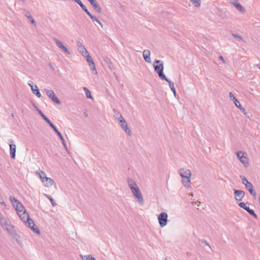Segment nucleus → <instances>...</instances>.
I'll return each instance as SVG.
<instances>
[{"instance_id": "c756f323", "label": "nucleus", "mask_w": 260, "mask_h": 260, "mask_svg": "<svg viewBox=\"0 0 260 260\" xmlns=\"http://www.w3.org/2000/svg\"><path fill=\"white\" fill-rule=\"evenodd\" d=\"M89 66H90V69L92 70L93 74L94 75H97L98 73L96 70L95 64L94 62H91V63H90Z\"/></svg>"}, {"instance_id": "2eb2a0df", "label": "nucleus", "mask_w": 260, "mask_h": 260, "mask_svg": "<svg viewBox=\"0 0 260 260\" xmlns=\"http://www.w3.org/2000/svg\"><path fill=\"white\" fill-rule=\"evenodd\" d=\"M28 84L31 88L32 93L35 95H36L38 98H40L41 96V94L37 86L34 85L32 82H29L28 83Z\"/></svg>"}, {"instance_id": "5fc2aeb1", "label": "nucleus", "mask_w": 260, "mask_h": 260, "mask_svg": "<svg viewBox=\"0 0 260 260\" xmlns=\"http://www.w3.org/2000/svg\"><path fill=\"white\" fill-rule=\"evenodd\" d=\"M9 141H10V143L13 142V141L12 140H10Z\"/></svg>"}, {"instance_id": "8fccbe9b", "label": "nucleus", "mask_w": 260, "mask_h": 260, "mask_svg": "<svg viewBox=\"0 0 260 260\" xmlns=\"http://www.w3.org/2000/svg\"><path fill=\"white\" fill-rule=\"evenodd\" d=\"M99 24L100 25V26L102 28L103 27V24L101 22Z\"/></svg>"}, {"instance_id": "39448f33", "label": "nucleus", "mask_w": 260, "mask_h": 260, "mask_svg": "<svg viewBox=\"0 0 260 260\" xmlns=\"http://www.w3.org/2000/svg\"><path fill=\"white\" fill-rule=\"evenodd\" d=\"M154 71L158 74L159 77L165 81H168V78L163 73L164 62L161 60H155L153 65Z\"/></svg>"}, {"instance_id": "f03ea898", "label": "nucleus", "mask_w": 260, "mask_h": 260, "mask_svg": "<svg viewBox=\"0 0 260 260\" xmlns=\"http://www.w3.org/2000/svg\"><path fill=\"white\" fill-rule=\"evenodd\" d=\"M127 184L133 195L138 203L140 205H143L144 204L143 196L136 182L133 179L128 178L127 179Z\"/></svg>"}, {"instance_id": "dca6fc26", "label": "nucleus", "mask_w": 260, "mask_h": 260, "mask_svg": "<svg viewBox=\"0 0 260 260\" xmlns=\"http://www.w3.org/2000/svg\"><path fill=\"white\" fill-rule=\"evenodd\" d=\"M143 56L144 60L148 63H151L150 51L148 50H145L143 52Z\"/></svg>"}, {"instance_id": "58836bf2", "label": "nucleus", "mask_w": 260, "mask_h": 260, "mask_svg": "<svg viewBox=\"0 0 260 260\" xmlns=\"http://www.w3.org/2000/svg\"><path fill=\"white\" fill-rule=\"evenodd\" d=\"M117 120L118 122H121L122 121L125 120L124 118L122 116V115L121 114L120 116L117 118Z\"/></svg>"}, {"instance_id": "a19ab883", "label": "nucleus", "mask_w": 260, "mask_h": 260, "mask_svg": "<svg viewBox=\"0 0 260 260\" xmlns=\"http://www.w3.org/2000/svg\"><path fill=\"white\" fill-rule=\"evenodd\" d=\"M202 242L203 243L205 244L206 245L208 246L211 249V247L210 245H209V244L207 242V241L206 240L203 239L202 240Z\"/></svg>"}, {"instance_id": "aec40b11", "label": "nucleus", "mask_w": 260, "mask_h": 260, "mask_svg": "<svg viewBox=\"0 0 260 260\" xmlns=\"http://www.w3.org/2000/svg\"><path fill=\"white\" fill-rule=\"evenodd\" d=\"M10 152L11 158L15 159L16 153V145L15 144H10Z\"/></svg>"}, {"instance_id": "a878e982", "label": "nucleus", "mask_w": 260, "mask_h": 260, "mask_svg": "<svg viewBox=\"0 0 260 260\" xmlns=\"http://www.w3.org/2000/svg\"><path fill=\"white\" fill-rule=\"evenodd\" d=\"M166 81L167 82H168V83L169 84V86H170L171 90L173 92L174 95L176 96V90L174 87V83L171 81L169 80L168 79V81Z\"/></svg>"}, {"instance_id": "ddd939ff", "label": "nucleus", "mask_w": 260, "mask_h": 260, "mask_svg": "<svg viewBox=\"0 0 260 260\" xmlns=\"http://www.w3.org/2000/svg\"><path fill=\"white\" fill-rule=\"evenodd\" d=\"M234 196L237 201H241L245 196L244 191L240 190L234 189Z\"/></svg>"}, {"instance_id": "f3484780", "label": "nucleus", "mask_w": 260, "mask_h": 260, "mask_svg": "<svg viewBox=\"0 0 260 260\" xmlns=\"http://www.w3.org/2000/svg\"><path fill=\"white\" fill-rule=\"evenodd\" d=\"M94 10L98 13H101L102 11L101 7L98 4L95 0H88Z\"/></svg>"}, {"instance_id": "20e7f679", "label": "nucleus", "mask_w": 260, "mask_h": 260, "mask_svg": "<svg viewBox=\"0 0 260 260\" xmlns=\"http://www.w3.org/2000/svg\"><path fill=\"white\" fill-rule=\"evenodd\" d=\"M37 111L38 112L39 114L43 118V119L54 130V132L59 137L64 147L66 149L67 146L65 143L64 139L62 137L61 134L57 130L55 125L51 122V121L43 114V113L39 109H37Z\"/></svg>"}, {"instance_id": "473e14b6", "label": "nucleus", "mask_w": 260, "mask_h": 260, "mask_svg": "<svg viewBox=\"0 0 260 260\" xmlns=\"http://www.w3.org/2000/svg\"><path fill=\"white\" fill-rule=\"evenodd\" d=\"M84 56L86 58V61L88 62L89 64H90V63H91V62H94L92 58L89 55L88 53Z\"/></svg>"}, {"instance_id": "7c9ffc66", "label": "nucleus", "mask_w": 260, "mask_h": 260, "mask_svg": "<svg viewBox=\"0 0 260 260\" xmlns=\"http://www.w3.org/2000/svg\"><path fill=\"white\" fill-rule=\"evenodd\" d=\"M82 258L84 260H96L95 258L91 255L82 256Z\"/></svg>"}, {"instance_id": "4468645a", "label": "nucleus", "mask_w": 260, "mask_h": 260, "mask_svg": "<svg viewBox=\"0 0 260 260\" xmlns=\"http://www.w3.org/2000/svg\"><path fill=\"white\" fill-rule=\"evenodd\" d=\"M239 206L245 210L247 212H248L251 215L253 216L255 218H257V216L256 214L254 213V211L252 209H250L249 207L247 206L246 204L244 202H241L239 204Z\"/></svg>"}, {"instance_id": "f257e3e1", "label": "nucleus", "mask_w": 260, "mask_h": 260, "mask_svg": "<svg viewBox=\"0 0 260 260\" xmlns=\"http://www.w3.org/2000/svg\"><path fill=\"white\" fill-rule=\"evenodd\" d=\"M18 215L20 217L21 220L24 222L26 225L29 226L34 232L40 234L39 229L35 225L34 221L29 218V215L26 212L23 205L20 203L14 207Z\"/></svg>"}, {"instance_id": "0eeeda50", "label": "nucleus", "mask_w": 260, "mask_h": 260, "mask_svg": "<svg viewBox=\"0 0 260 260\" xmlns=\"http://www.w3.org/2000/svg\"><path fill=\"white\" fill-rule=\"evenodd\" d=\"M236 155L245 167L246 168L249 166V161L246 153L242 151H238L236 152Z\"/></svg>"}, {"instance_id": "6ab92c4d", "label": "nucleus", "mask_w": 260, "mask_h": 260, "mask_svg": "<svg viewBox=\"0 0 260 260\" xmlns=\"http://www.w3.org/2000/svg\"><path fill=\"white\" fill-rule=\"evenodd\" d=\"M229 96L230 100L234 102V104L237 108L240 106L241 104L240 102L235 98L234 95L232 92H230Z\"/></svg>"}, {"instance_id": "bb28decb", "label": "nucleus", "mask_w": 260, "mask_h": 260, "mask_svg": "<svg viewBox=\"0 0 260 260\" xmlns=\"http://www.w3.org/2000/svg\"><path fill=\"white\" fill-rule=\"evenodd\" d=\"M192 4L194 5V6L196 8H199L201 6V0H189Z\"/></svg>"}, {"instance_id": "a18cd8bd", "label": "nucleus", "mask_w": 260, "mask_h": 260, "mask_svg": "<svg viewBox=\"0 0 260 260\" xmlns=\"http://www.w3.org/2000/svg\"><path fill=\"white\" fill-rule=\"evenodd\" d=\"M231 3L233 4V5L235 6V4L236 3H238L236 0H231Z\"/></svg>"}, {"instance_id": "f704fd0d", "label": "nucleus", "mask_w": 260, "mask_h": 260, "mask_svg": "<svg viewBox=\"0 0 260 260\" xmlns=\"http://www.w3.org/2000/svg\"><path fill=\"white\" fill-rule=\"evenodd\" d=\"M114 116L117 119L118 117H119L121 114L119 112L117 111L116 109H113Z\"/></svg>"}, {"instance_id": "49530a36", "label": "nucleus", "mask_w": 260, "mask_h": 260, "mask_svg": "<svg viewBox=\"0 0 260 260\" xmlns=\"http://www.w3.org/2000/svg\"><path fill=\"white\" fill-rule=\"evenodd\" d=\"M81 8L83 10L85 11V12H86V10H88L84 5L81 6Z\"/></svg>"}, {"instance_id": "393cba45", "label": "nucleus", "mask_w": 260, "mask_h": 260, "mask_svg": "<svg viewBox=\"0 0 260 260\" xmlns=\"http://www.w3.org/2000/svg\"><path fill=\"white\" fill-rule=\"evenodd\" d=\"M77 50H78V51L80 54H81L82 55H83V56L88 53L87 50H86V49L85 48L84 46L83 47H80V48L77 49Z\"/></svg>"}, {"instance_id": "79ce46f5", "label": "nucleus", "mask_w": 260, "mask_h": 260, "mask_svg": "<svg viewBox=\"0 0 260 260\" xmlns=\"http://www.w3.org/2000/svg\"><path fill=\"white\" fill-rule=\"evenodd\" d=\"M75 2H76L81 7V6L83 5V3L80 0H77Z\"/></svg>"}, {"instance_id": "e433bc0d", "label": "nucleus", "mask_w": 260, "mask_h": 260, "mask_svg": "<svg viewBox=\"0 0 260 260\" xmlns=\"http://www.w3.org/2000/svg\"><path fill=\"white\" fill-rule=\"evenodd\" d=\"M243 113L245 115H246L247 112H246L245 109L242 107L241 105L239 107H238Z\"/></svg>"}, {"instance_id": "37998d69", "label": "nucleus", "mask_w": 260, "mask_h": 260, "mask_svg": "<svg viewBox=\"0 0 260 260\" xmlns=\"http://www.w3.org/2000/svg\"><path fill=\"white\" fill-rule=\"evenodd\" d=\"M219 58L222 61L223 63H224V64L225 63V61L224 59L223 58V57L221 55L219 56Z\"/></svg>"}, {"instance_id": "4c0bfd02", "label": "nucleus", "mask_w": 260, "mask_h": 260, "mask_svg": "<svg viewBox=\"0 0 260 260\" xmlns=\"http://www.w3.org/2000/svg\"><path fill=\"white\" fill-rule=\"evenodd\" d=\"M119 124H120L121 127H123L127 124L125 120L122 121L121 122H119Z\"/></svg>"}, {"instance_id": "603ef678", "label": "nucleus", "mask_w": 260, "mask_h": 260, "mask_svg": "<svg viewBox=\"0 0 260 260\" xmlns=\"http://www.w3.org/2000/svg\"><path fill=\"white\" fill-rule=\"evenodd\" d=\"M258 199L259 203L260 204V194L258 196Z\"/></svg>"}, {"instance_id": "ea45409f", "label": "nucleus", "mask_w": 260, "mask_h": 260, "mask_svg": "<svg viewBox=\"0 0 260 260\" xmlns=\"http://www.w3.org/2000/svg\"><path fill=\"white\" fill-rule=\"evenodd\" d=\"M77 49H78L80 47H84V46L83 45V44H82V43L80 41L77 42Z\"/></svg>"}, {"instance_id": "72a5a7b5", "label": "nucleus", "mask_w": 260, "mask_h": 260, "mask_svg": "<svg viewBox=\"0 0 260 260\" xmlns=\"http://www.w3.org/2000/svg\"><path fill=\"white\" fill-rule=\"evenodd\" d=\"M45 196L50 201L53 207H54L56 205V204L53 198H52L50 196L46 194H45Z\"/></svg>"}, {"instance_id": "c85d7f7f", "label": "nucleus", "mask_w": 260, "mask_h": 260, "mask_svg": "<svg viewBox=\"0 0 260 260\" xmlns=\"http://www.w3.org/2000/svg\"><path fill=\"white\" fill-rule=\"evenodd\" d=\"M83 90L85 91L86 98L88 99H92V96L91 95V93L89 90L86 87H83Z\"/></svg>"}, {"instance_id": "c03bdc74", "label": "nucleus", "mask_w": 260, "mask_h": 260, "mask_svg": "<svg viewBox=\"0 0 260 260\" xmlns=\"http://www.w3.org/2000/svg\"><path fill=\"white\" fill-rule=\"evenodd\" d=\"M90 18L94 21H97L98 20V18L96 17H95V16H94L93 15H92Z\"/></svg>"}, {"instance_id": "7ed1b4c3", "label": "nucleus", "mask_w": 260, "mask_h": 260, "mask_svg": "<svg viewBox=\"0 0 260 260\" xmlns=\"http://www.w3.org/2000/svg\"><path fill=\"white\" fill-rule=\"evenodd\" d=\"M179 174L182 178V183L185 187H190L191 173L190 170L186 168H182L179 170Z\"/></svg>"}, {"instance_id": "6e6552de", "label": "nucleus", "mask_w": 260, "mask_h": 260, "mask_svg": "<svg viewBox=\"0 0 260 260\" xmlns=\"http://www.w3.org/2000/svg\"><path fill=\"white\" fill-rule=\"evenodd\" d=\"M7 232L12 237V238L16 241L17 243L19 245H22L21 238L20 236L16 233L14 226L9 227Z\"/></svg>"}, {"instance_id": "de8ad7c7", "label": "nucleus", "mask_w": 260, "mask_h": 260, "mask_svg": "<svg viewBox=\"0 0 260 260\" xmlns=\"http://www.w3.org/2000/svg\"><path fill=\"white\" fill-rule=\"evenodd\" d=\"M85 13L90 17V18L92 16V15L88 11V10H86Z\"/></svg>"}, {"instance_id": "4be33fe9", "label": "nucleus", "mask_w": 260, "mask_h": 260, "mask_svg": "<svg viewBox=\"0 0 260 260\" xmlns=\"http://www.w3.org/2000/svg\"><path fill=\"white\" fill-rule=\"evenodd\" d=\"M24 14L25 16L30 20L31 23L33 24H35V21L33 19L32 17L31 16L30 13L29 11H25L24 12Z\"/></svg>"}, {"instance_id": "5701e85b", "label": "nucleus", "mask_w": 260, "mask_h": 260, "mask_svg": "<svg viewBox=\"0 0 260 260\" xmlns=\"http://www.w3.org/2000/svg\"><path fill=\"white\" fill-rule=\"evenodd\" d=\"M36 173L39 175V177H40V178L41 179V180H42V181H43V180H44V179H45L47 177L45 173L41 171V170H39V171H37L36 172Z\"/></svg>"}, {"instance_id": "c9c22d12", "label": "nucleus", "mask_w": 260, "mask_h": 260, "mask_svg": "<svg viewBox=\"0 0 260 260\" xmlns=\"http://www.w3.org/2000/svg\"><path fill=\"white\" fill-rule=\"evenodd\" d=\"M1 205H2L4 207V209L9 210V206L5 203L4 201V200L0 203Z\"/></svg>"}, {"instance_id": "412c9836", "label": "nucleus", "mask_w": 260, "mask_h": 260, "mask_svg": "<svg viewBox=\"0 0 260 260\" xmlns=\"http://www.w3.org/2000/svg\"><path fill=\"white\" fill-rule=\"evenodd\" d=\"M10 201L11 203L12 204L13 207H14L15 206L19 204L20 202L17 200L14 197L11 196L10 197Z\"/></svg>"}, {"instance_id": "f8f14e48", "label": "nucleus", "mask_w": 260, "mask_h": 260, "mask_svg": "<svg viewBox=\"0 0 260 260\" xmlns=\"http://www.w3.org/2000/svg\"><path fill=\"white\" fill-rule=\"evenodd\" d=\"M54 41L56 44V45L60 49H61L64 53H66L67 54L70 55L71 54V52L68 49L67 47H66L63 43L60 41L58 39L54 38Z\"/></svg>"}, {"instance_id": "9b49d317", "label": "nucleus", "mask_w": 260, "mask_h": 260, "mask_svg": "<svg viewBox=\"0 0 260 260\" xmlns=\"http://www.w3.org/2000/svg\"><path fill=\"white\" fill-rule=\"evenodd\" d=\"M44 91L46 92L47 96L51 99L54 103L57 104H60L61 102L58 98L55 95V93L52 90H49L47 89H44Z\"/></svg>"}, {"instance_id": "864d4df0", "label": "nucleus", "mask_w": 260, "mask_h": 260, "mask_svg": "<svg viewBox=\"0 0 260 260\" xmlns=\"http://www.w3.org/2000/svg\"><path fill=\"white\" fill-rule=\"evenodd\" d=\"M96 22H98V23H99L100 22V21L98 19V20L97 21H95Z\"/></svg>"}, {"instance_id": "cd10ccee", "label": "nucleus", "mask_w": 260, "mask_h": 260, "mask_svg": "<svg viewBox=\"0 0 260 260\" xmlns=\"http://www.w3.org/2000/svg\"><path fill=\"white\" fill-rule=\"evenodd\" d=\"M235 8L238 9L239 11L242 13H244L245 12V9L243 7V6L240 3H236L235 4Z\"/></svg>"}, {"instance_id": "a211bd4d", "label": "nucleus", "mask_w": 260, "mask_h": 260, "mask_svg": "<svg viewBox=\"0 0 260 260\" xmlns=\"http://www.w3.org/2000/svg\"><path fill=\"white\" fill-rule=\"evenodd\" d=\"M42 182L45 183V185L46 187H50L53 185L54 184H55L53 180L47 177L45 179L43 180Z\"/></svg>"}, {"instance_id": "9d476101", "label": "nucleus", "mask_w": 260, "mask_h": 260, "mask_svg": "<svg viewBox=\"0 0 260 260\" xmlns=\"http://www.w3.org/2000/svg\"><path fill=\"white\" fill-rule=\"evenodd\" d=\"M158 220L161 228L165 226L168 222V214L166 212H161L158 216Z\"/></svg>"}, {"instance_id": "09e8293b", "label": "nucleus", "mask_w": 260, "mask_h": 260, "mask_svg": "<svg viewBox=\"0 0 260 260\" xmlns=\"http://www.w3.org/2000/svg\"><path fill=\"white\" fill-rule=\"evenodd\" d=\"M4 200V199L2 195L0 194V203Z\"/></svg>"}, {"instance_id": "2f4dec72", "label": "nucleus", "mask_w": 260, "mask_h": 260, "mask_svg": "<svg viewBox=\"0 0 260 260\" xmlns=\"http://www.w3.org/2000/svg\"><path fill=\"white\" fill-rule=\"evenodd\" d=\"M128 136H131V131L128 127L127 124L121 127Z\"/></svg>"}, {"instance_id": "3c124183", "label": "nucleus", "mask_w": 260, "mask_h": 260, "mask_svg": "<svg viewBox=\"0 0 260 260\" xmlns=\"http://www.w3.org/2000/svg\"><path fill=\"white\" fill-rule=\"evenodd\" d=\"M33 106H34V108H35L36 109H38L35 104H33Z\"/></svg>"}, {"instance_id": "b1692460", "label": "nucleus", "mask_w": 260, "mask_h": 260, "mask_svg": "<svg viewBox=\"0 0 260 260\" xmlns=\"http://www.w3.org/2000/svg\"><path fill=\"white\" fill-rule=\"evenodd\" d=\"M232 35L234 37V38L237 39V40L238 41H239V42H244L243 37L241 35H240L239 34L232 33Z\"/></svg>"}, {"instance_id": "1a4fd4ad", "label": "nucleus", "mask_w": 260, "mask_h": 260, "mask_svg": "<svg viewBox=\"0 0 260 260\" xmlns=\"http://www.w3.org/2000/svg\"><path fill=\"white\" fill-rule=\"evenodd\" d=\"M0 224L7 231L9 227L13 226L10 223V220L4 216L1 212H0Z\"/></svg>"}, {"instance_id": "423d86ee", "label": "nucleus", "mask_w": 260, "mask_h": 260, "mask_svg": "<svg viewBox=\"0 0 260 260\" xmlns=\"http://www.w3.org/2000/svg\"><path fill=\"white\" fill-rule=\"evenodd\" d=\"M240 177L242 180V183L244 185L245 188L248 190L250 194L254 198H256V193L253 189V186L252 183L249 182L244 176H240Z\"/></svg>"}]
</instances>
